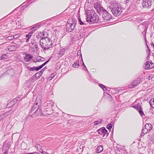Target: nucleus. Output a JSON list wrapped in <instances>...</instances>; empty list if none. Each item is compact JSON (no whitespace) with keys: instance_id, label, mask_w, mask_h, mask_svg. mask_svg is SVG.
Here are the masks:
<instances>
[{"instance_id":"nucleus-1","label":"nucleus","mask_w":154,"mask_h":154,"mask_svg":"<svg viewBox=\"0 0 154 154\" xmlns=\"http://www.w3.org/2000/svg\"><path fill=\"white\" fill-rule=\"evenodd\" d=\"M86 17L87 22L92 23H97L99 20V17L94 11L88 10L86 11Z\"/></svg>"},{"instance_id":"nucleus-2","label":"nucleus","mask_w":154,"mask_h":154,"mask_svg":"<svg viewBox=\"0 0 154 154\" xmlns=\"http://www.w3.org/2000/svg\"><path fill=\"white\" fill-rule=\"evenodd\" d=\"M54 42L49 38H42L40 41L39 44L41 47L45 50L51 48L54 45Z\"/></svg>"},{"instance_id":"nucleus-3","label":"nucleus","mask_w":154,"mask_h":154,"mask_svg":"<svg viewBox=\"0 0 154 154\" xmlns=\"http://www.w3.org/2000/svg\"><path fill=\"white\" fill-rule=\"evenodd\" d=\"M112 14L116 17L119 16L121 14L122 8L119 4L116 2H112L109 6Z\"/></svg>"},{"instance_id":"nucleus-4","label":"nucleus","mask_w":154,"mask_h":154,"mask_svg":"<svg viewBox=\"0 0 154 154\" xmlns=\"http://www.w3.org/2000/svg\"><path fill=\"white\" fill-rule=\"evenodd\" d=\"M37 101V98L35 102V104L31 109L30 112L32 114L35 113L38 116H41L42 114L41 108L39 106L40 105V103L39 102H38ZM40 101H39V102Z\"/></svg>"},{"instance_id":"nucleus-5","label":"nucleus","mask_w":154,"mask_h":154,"mask_svg":"<svg viewBox=\"0 0 154 154\" xmlns=\"http://www.w3.org/2000/svg\"><path fill=\"white\" fill-rule=\"evenodd\" d=\"M76 22V21L74 19H69L66 25L67 30L70 32L72 31L74 29Z\"/></svg>"},{"instance_id":"nucleus-6","label":"nucleus","mask_w":154,"mask_h":154,"mask_svg":"<svg viewBox=\"0 0 154 154\" xmlns=\"http://www.w3.org/2000/svg\"><path fill=\"white\" fill-rule=\"evenodd\" d=\"M94 8L99 14L102 13L105 9L100 4L97 2L94 3Z\"/></svg>"},{"instance_id":"nucleus-7","label":"nucleus","mask_w":154,"mask_h":154,"mask_svg":"<svg viewBox=\"0 0 154 154\" xmlns=\"http://www.w3.org/2000/svg\"><path fill=\"white\" fill-rule=\"evenodd\" d=\"M142 7L145 8H150L151 5V2L150 0H143L142 3Z\"/></svg>"},{"instance_id":"nucleus-8","label":"nucleus","mask_w":154,"mask_h":154,"mask_svg":"<svg viewBox=\"0 0 154 154\" xmlns=\"http://www.w3.org/2000/svg\"><path fill=\"white\" fill-rule=\"evenodd\" d=\"M103 11L102 13L103 19L106 20H109L111 17L110 14L105 9Z\"/></svg>"},{"instance_id":"nucleus-9","label":"nucleus","mask_w":154,"mask_h":154,"mask_svg":"<svg viewBox=\"0 0 154 154\" xmlns=\"http://www.w3.org/2000/svg\"><path fill=\"white\" fill-rule=\"evenodd\" d=\"M139 100L137 99L131 105V107L134 108L137 111L142 108L140 103H139Z\"/></svg>"},{"instance_id":"nucleus-10","label":"nucleus","mask_w":154,"mask_h":154,"mask_svg":"<svg viewBox=\"0 0 154 154\" xmlns=\"http://www.w3.org/2000/svg\"><path fill=\"white\" fill-rule=\"evenodd\" d=\"M98 134L102 135L103 137H104L107 132V131L104 127H103L99 129L97 131Z\"/></svg>"},{"instance_id":"nucleus-11","label":"nucleus","mask_w":154,"mask_h":154,"mask_svg":"<svg viewBox=\"0 0 154 154\" xmlns=\"http://www.w3.org/2000/svg\"><path fill=\"white\" fill-rule=\"evenodd\" d=\"M54 104V102H53L52 100L47 101L45 103V108L46 109L49 108L50 109H51Z\"/></svg>"},{"instance_id":"nucleus-12","label":"nucleus","mask_w":154,"mask_h":154,"mask_svg":"<svg viewBox=\"0 0 154 154\" xmlns=\"http://www.w3.org/2000/svg\"><path fill=\"white\" fill-rule=\"evenodd\" d=\"M154 67V64L152 63L147 61L146 63L144 66V68L145 69H150Z\"/></svg>"},{"instance_id":"nucleus-13","label":"nucleus","mask_w":154,"mask_h":154,"mask_svg":"<svg viewBox=\"0 0 154 154\" xmlns=\"http://www.w3.org/2000/svg\"><path fill=\"white\" fill-rule=\"evenodd\" d=\"M140 79H138L137 80L132 82L131 83V84L129 85V87L130 88H133L140 83Z\"/></svg>"},{"instance_id":"nucleus-14","label":"nucleus","mask_w":154,"mask_h":154,"mask_svg":"<svg viewBox=\"0 0 154 154\" xmlns=\"http://www.w3.org/2000/svg\"><path fill=\"white\" fill-rule=\"evenodd\" d=\"M33 56L30 54H26L24 57V60L27 62L30 61L32 58Z\"/></svg>"},{"instance_id":"nucleus-15","label":"nucleus","mask_w":154,"mask_h":154,"mask_svg":"<svg viewBox=\"0 0 154 154\" xmlns=\"http://www.w3.org/2000/svg\"><path fill=\"white\" fill-rule=\"evenodd\" d=\"M30 46L32 48L35 49V51H36L38 48V44L35 40H32L30 43Z\"/></svg>"},{"instance_id":"nucleus-16","label":"nucleus","mask_w":154,"mask_h":154,"mask_svg":"<svg viewBox=\"0 0 154 154\" xmlns=\"http://www.w3.org/2000/svg\"><path fill=\"white\" fill-rule=\"evenodd\" d=\"M9 147L8 144L5 143L3 146V151L4 154H7L9 151Z\"/></svg>"},{"instance_id":"nucleus-17","label":"nucleus","mask_w":154,"mask_h":154,"mask_svg":"<svg viewBox=\"0 0 154 154\" xmlns=\"http://www.w3.org/2000/svg\"><path fill=\"white\" fill-rule=\"evenodd\" d=\"M145 128L149 131L152 128V125L150 124H146L145 126Z\"/></svg>"},{"instance_id":"nucleus-18","label":"nucleus","mask_w":154,"mask_h":154,"mask_svg":"<svg viewBox=\"0 0 154 154\" xmlns=\"http://www.w3.org/2000/svg\"><path fill=\"white\" fill-rule=\"evenodd\" d=\"M103 147L102 146H99L97 148L96 152L97 153H100L103 151Z\"/></svg>"},{"instance_id":"nucleus-19","label":"nucleus","mask_w":154,"mask_h":154,"mask_svg":"<svg viewBox=\"0 0 154 154\" xmlns=\"http://www.w3.org/2000/svg\"><path fill=\"white\" fill-rule=\"evenodd\" d=\"M148 132V131L145 128H144L143 129L141 134V137L143 136L145 134L147 133V132Z\"/></svg>"},{"instance_id":"nucleus-20","label":"nucleus","mask_w":154,"mask_h":154,"mask_svg":"<svg viewBox=\"0 0 154 154\" xmlns=\"http://www.w3.org/2000/svg\"><path fill=\"white\" fill-rule=\"evenodd\" d=\"M79 66V60H77L72 65V66L75 68H78Z\"/></svg>"},{"instance_id":"nucleus-21","label":"nucleus","mask_w":154,"mask_h":154,"mask_svg":"<svg viewBox=\"0 0 154 154\" xmlns=\"http://www.w3.org/2000/svg\"><path fill=\"white\" fill-rule=\"evenodd\" d=\"M41 34L42 35V37L41 38L42 39V38H48V33L45 32H42Z\"/></svg>"},{"instance_id":"nucleus-22","label":"nucleus","mask_w":154,"mask_h":154,"mask_svg":"<svg viewBox=\"0 0 154 154\" xmlns=\"http://www.w3.org/2000/svg\"><path fill=\"white\" fill-rule=\"evenodd\" d=\"M149 103L150 106L154 108V97L150 100Z\"/></svg>"},{"instance_id":"nucleus-23","label":"nucleus","mask_w":154,"mask_h":154,"mask_svg":"<svg viewBox=\"0 0 154 154\" xmlns=\"http://www.w3.org/2000/svg\"><path fill=\"white\" fill-rule=\"evenodd\" d=\"M35 147L37 148V149L39 151V152L42 149L41 146L38 144H36Z\"/></svg>"},{"instance_id":"nucleus-24","label":"nucleus","mask_w":154,"mask_h":154,"mask_svg":"<svg viewBox=\"0 0 154 154\" xmlns=\"http://www.w3.org/2000/svg\"><path fill=\"white\" fill-rule=\"evenodd\" d=\"M32 35H31L29 33H28V34L26 35V37L27 39L26 40V42H28L29 41V38H31Z\"/></svg>"},{"instance_id":"nucleus-25","label":"nucleus","mask_w":154,"mask_h":154,"mask_svg":"<svg viewBox=\"0 0 154 154\" xmlns=\"http://www.w3.org/2000/svg\"><path fill=\"white\" fill-rule=\"evenodd\" d=\"M99 85L103 91H106V90L107 89L106 86L104 85L101 84H100Z\"/></svg>"},{"instance_id":"nucleus-26","label":"nucleus","mask_w":154,"mask_h":154,"mask_svg":"<svg viewBox=\"0 0 154 154\" xmlns=\"http://www.w3.org/2000/svg\"><path fill=\"white\" fill-rule=\"evenodd\" d=\"M50 59H49L46 62H45L42 65L38 66L40 69L42 68L44 66H45L50 61Z\"/></svg>"},{"instance_id":"nucleus-27","label":"nucleus","mask_w":154,"mask_h":154,"mask_svg":"<svg viewBox=\"0 0 154 154\" xmlns=\"http://www.w3.org/2000/svg\"><path fill=\"white\" fill-rule=\"evenodd\" d=\"M138 111L139 113L141 116H144V115L143 111H142V108L138 110Z\"/></svg>"},{"instance_id":"nucleus-28","label":"nucleus","mask_w":154,"mask_h":154,"mask_svg":"<svg viewBox=\"0 0 154 154\" xmlns=\"http://www.w3.org/2000/svg\"><path fill=\"white\" fill-rule=\"evenodd\" d=\"M7 55L6 54H2L1 57H0V59L1 60H3L5 58H6L7 57Z\"/></svg>"},{"instance_id":"nucleus-29","label":"nucleus","mask_w":154,"mask_h":154,"mask_svg":"<svg viewBox=\"0 0 154 154\" xmlns=\"http://www.w3.org/2000/svg\"><path fill=\"white\" fill-rule=\"evenodd\" d=\"M46 67H45V68H44L42 69L40 71L38 72V73L39 74V75L40 76L42 74L43 72L44 71L45 69V68Z\"/></svg>"},{"instance_id":"nucleus-30","label":"nucleus","mask_w":154,"mask_h":154,"mask_svg":"<svg viewBox=\"0 0 154 154\" xmlns=\"http://www.w3.org/2000/svg\"><path fill=\"white\" fill-rule=\"evenodd\" d=\"M14 39V37L13 36H9L6 38V40H11Z\"/></svg>"},{"instance_id":"nucleus-31","label":"nucleus","mask_w":154,"mask_h":154,"mask_svg":"<svg viewBox=\"0 0 154 154\" xmlns=\"http://www.w3.org/2000/svg\"><path fill=\"white\" fill-rule=\"evenodd\" d=\"M102 122V120H98V121H95L94 122V124L96 125H97L99 124L100 123Z\"/></svg>"},{"instance_id":"nucleus-32","label":"nucleus","mask_w":154,"mask_h":154,"mask_svg":"<svg viewBox=\"0 0 154 154\" xmlns=\"http://www.w3.org/2000/svg\"><path fill=\"white\" fill-rule=\"evenodd\" d=\"M55 74L54 73H52L51 74L50 76V77L48 78V79H49V80H51L54 76Z\"/></svg>"},{"instance_id":"nucleus-33","label":"nucleus","mask_w":154,"mask_h":154,"mask_svg":"<svg viewBox=\"0 0 154 154\" xmlns=\"http://www.w3.org/2000/svg\"><path fill=\"white\" fill-rule=\"evenodd\" d=\"M112 127V125L111 124H109L106 127L109 130H110Z\"/></svg>"},{"instance_id":"nucleus-34","label":"nucleus","mask_w":154,"mask_h":154,"mask_svg":"<svg viewBox=\"0 0 154 154\" xmlns=\"http://www.w3.org/2000/svg\"><path fill=\"white\" fill-rule=\"evenodd\" d=\"M35 78H36L37 79L38 78H39L40 77V76L39 75V74L38 72L35 73Z\"/></svg>"},{"instance_id":"nucleus-35","label":"nucleus","mask_w":154,"mask_h":154,"mask_svg":"<svg viewBox=\"0 0 154 154\" xmlns=\"http://www.w3.org/2000/svg\"><path fill=\"white\" fill-rule=\"evenodd\" d=\"M79 22L80 25H83L85 24L84 23L82 22L80 18L79 19Z\"/></svg>"},{"instance_id":"nucleus-36","label":"nucleus","mask_w":154,"mask_h":154,"mask_svg":"<svg viewBox=\"0 0 154 154\" xmlns=\"http://www.w3.org/2000/svg\"><path fill=\"white\" fill-rule=\"evenodd\" d=\"M28 70L30 71H34L35 70V67H28Z\"/></svg>"},{"instance_id":"nucleus-37","label":"nucleus","mask_w":154,"mask_h":154,"mask_svg":"<svg viewBox=\"0 0 154 154\" xmlns=\"http://www.w3.org/2000/svg\"><path fill=\"white\" fill-rule=\"evenodd\" d=\"M13 36L14 37V39H16L19 37L20 35L18 34H16V35H14V36Z\"/></svg>"},{"instance_id":"nucleus-38","label":"nucleus","mask_w":154,"mask_h":154,"mask_svg":"<svg viewBox=\"0 0 154 154\" xmlns=\"http://www.w3.org/2000/svg\"><path fill=\"white\" fill-rule=\"evenodd\" d=\"M37 60L38 62H39L40 61H42V58L40 57H37Z\"/></svg>"},{"instance_id":"nucleus-39","label":"nucleus","mask_w":154,"mask_h":154,"mask_svg":"<svg viewBox=\"0 0 154 154\" xmlns=\"http://www.w3.org/2000/svg\"><path fill=\"white\" fill-rule=\"evenodd\" d=\"M146 46H147V49H148V53H147L148 54H149L150 55V50H149V48L148 47V45H147L146 43Z\"/></svg>"},{"instance_id":"nucleus-40","label":"nucleus","mask_w":154,"mask_h":154,"mask_svg":"<svg viewBox=\"0 0 154 154\" xmlns=\"http://www.w3.org/2000/svg\"><path fill=\"white\" fill-rule=\"evenodd\" d=\"M39 152L41 153L42 154H45L46 153V152L43 150L42 149Z\"/></svg>"},{"instance_id":"nucleus-41","label":"nucleus","mask_w":154,"mask_h":154,"mask_svg":"<svg viewBox=\"0 0 154 154\" xmlns=\"http://www.w3.org/2000/svg\"><path fill=\"white\" fill-rule=\"evenodd\" d=\"M35 31V30H33L32 31H30V32H29V33L32 36V34H33V33Z\"/></svg>"},{"instance_id":"nucleus-42","label":"nucleus","mask_w":154,"mask_h":154,"mask_svg":"<svg viewBox=\"0 0 154 154\" xmlns=\"http://www.w3.org/2000/svg\"><path fill=\"white\" fill-rule=\"evenodd\" d=\"M82 69L85 70V71H86V70H87V68H86V67L85 66H84V67H83V66H82Z\"/></svg>"},{"instance_id":"nucleus-43","label":"nucleus","mask_w":154,"mask_h":154,"mask_svg":"<svg viewBox=\"0 0 154 154\" xmlns=\"http://www.w3.org/2000/svg\"><path fill=\"white\" fill-rule=\"evenodd\" d=\"M81 57H82V58H81V59H82V66H85L84 63V62L83 61V59H82V54H81Z\"/></svg>"},{"instance_id":"nucleus-44","label":"nucleus","mask_w":154,"mask_h":154,"mask_svg":"<svg viewBox=\"0 0 154 154\" xmlns=\"http://www.w3.org/2000/svg\"><path fill=\"white\" fill-rule=\"evenodd\" d=\"M35 70H36V71H38V70H39L40 69L39 68V67H35Z\"/></svg>"},{"instance_id":"nucleus-45","label":"nucleus","mask_w":154,"mask_h":154,"mask_svg":"<svg viewBox=\"0 0 154 154\" xmlns=\"http://www.w3.org/2000/svg\"><path fill=\"white\" fill-rule=\"evenodd\" d=\"M10 47H8V50H9V51H12V50H10Z\"/></svg>"},{"instance_id":"nucleus-46","label":"nucleus","mask_w":154,"mask_h":154,"mask_svg":"<svg viewBox=\"0 0 154 154\" xmlns=\"http://www.w3.org/2000/svg\"><path fill=\"white\" fill-rule=\"evenodd\" d=\"M36 26H35L32 27L31 28V29H34L36 27Z\"/></svg>"},{"instance_id":"nucleus-47","label":"nucleus","mask_w":154,"mask_h":154,"mask_svg":"<svg viewBox=\"0 0 154 154\" xmlns=\"http://www.w3.org/2000/svg\"><path fill=\"white\" fill-rule=\"evenodd\" d=\"M152 77L151 76H149V79L150 80V79H152Z\"/></svg>"},{"instance_id":"nucleus-48","label":"nucleus","mask_w":154,"mask_h":154,"mask_svg":"<svg viewBox=\"0 0 154 154\" xmlns=\"http://www.w3.org/2000/svg\"><path fill=\"white\" fill-rule=\"evenodd\" d=\"M150 56V55L149 54H148L147 56V57H149Z\"/></svg>"},{"instance_id":"nucleus-49","label":"nucleus","mask_w":154,"mask_h":154,"mask_svg":"<svg viewBox=\"0 0 154 154\" xmlns=\"http://www.w3.org/2000/svg\"><path fill=\"white\" fill-rule=\"evenodd\" d=\"M81 52V51L80 50H79L78 51V52H79V53H80V52Z\"/></svg>"},{"instance_id":"nucleus-50","label":"nucleus","mask_w":154,"mask_h":154,"mask_svg":"<svg viewBox=\"0 0 154 154\" xmlns=\"http://www.w3.org/2000/svg\"><path fill=\"white\" fill-rule=\"evenodd\" d=\"M45 154H49L48 152H46Z\"/></svg>"},{"instance_id":"nucleus-51","label":"nucleus","mask_w":154,"mask_h":154,"mask_svg":"<svg viewBox=\"0 0 154 154\" xmlns=\"http://www.w3.org/2000/svg\"><path fill=\"white\" fill-rule=\"evenodd\" d=\"M152 11H154V8L152 9Z\"/></svg>"},{"instance_id":"nucleus-52","label":"nucleus","mask_w":154,"mask_h":154,"mask_svg":"<svg viewBox=\"0 0 154 154\" xmlns=\"http://www.w3.org/2000/svg\"><path fill=\"white\" fill-rule=\"evenodd\" d=\"M137 20L138 21V20H139V18H138V19H137Z\"/></svg>"},{"instance_id":"nucleus-53","label":"nucleus","mask_w":154,"mask_h":154,"mask_svg":"<svg viewBox=\"0 0 154 154\" xmlns=\"http://www.w3.org/2000/svg\"><path fill=\"white\" fill-rule=\"evenodd\" d=\"M126 3L127 2V0H126Z\"/></svg>"}]
</instances>
